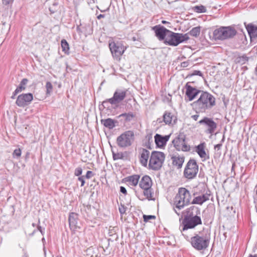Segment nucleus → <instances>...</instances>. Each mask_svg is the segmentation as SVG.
<instances>
[{"label": "nucleus", "instance_id": "48", "mask_svg": "<svg viewBox=\"0 0 257 257\" xmlns=\"http://www.w3.org/2000/svg\"><path fill=\"white\" fill-rule=\"evenodd\" d=\"M188 65V62H183L181 63V66L182 67H186Z\"/></svg>", "mask_w": 257, "mask_h": 257}, {"label": "nucleus", "instance_id": "10", "mask_svg": "<svg viewBox=\"0 0 257 257\" xmlns=\"http://www.w3.org/2000/svg\"><path fill=\"white\" fill-rule=\"evenodd\" d=\"M198 171V167L194 160H190L185 168L184 172V176L189 179H191L196 177Z\"/></svg>", "mask_w": 257, "mask_h": 257}, {"label": "nucleus", "instance_id": "27", "mask_svg": "<svg viewBox=\"0 0 257 257\" xmlns=\"http://www.w3.org/2000/svg\"><path fill=\"white\" fill-rule=\"evenodd\" d=\"M175 117L173 116V115L168 112H166L163 115V121L165 123V124H169L171 123L173 119L175 120Z\"/></svg>", "mask_w": 257, "mask_h": 257}, {"label": "nucleus", "instance_id": "3", "mask_svg": "<svg viewBox=\"0 0 257 257\" xmlns=\"http://www.w3.org/2000/svg\"><path fill=\"white\" fill-rule=\"evenodd\" d=\"M189 39V37L187 34L176 33L170 31L164 43L170 46H176L179 44L187 41Z\"/></svg>", "mask_w": 257, "mask_h": 257}, {"label": "nucleus", "instance_id": "47", "mask_svg": "<svg viewBox=\"0 0 257 257\" xmlns=\"http://www.w3.org/2000/svg\"><path fill=\"white\" fill-rule=\"evenodd\" d=\"M119 211L121 214H123L125 212V209L123 206L119 207Z\"/></svg>", "mask_w": 257, "mask_h": 257}, {"label": "nucleus", "instance_id": "42", "mask_svg": "<svg viewBox=\"0 0 257 257\" xmlns=\"http://www.w3.org/2000/svg\"><path fill=\"white\" fill-rule=\"evenodd\" d=\"M93 176V173L92 171H88L86 173V176H85V177L87 178V179H90L91 178L92 176Z\"/></svg>", "mask_w": 257, "mask_h": 257}, {"label": "nucleus", "instance_id": "57", "mask_svg": "<svg viewBox=\"0 0 257 257\" xmlns=\"http://www.w3.org/2000/svg\"><path fill=\"white\" fill-rule=\"evenodd\" d=\"M255 72H256V73L257 74V66L256 67V68H255Z\"/></svg>", "mask_w": 257, "mask_h": 257}, {"label": "nucleus", "instance_id": "22", "mask_svg": "<svg viewBox=\"0 0 257 257\" xmlns=\"http://www.w3.org/2000/svg\"><path fill=\"white\" fill-rule=\"evenodd\" d=\"M169 136H165L163 137L160 135L156 134L155 136V143L157 146L160 147L165 145L167 142L169 140Z\"/></svg>", "mask_w": 257, "mask_h": 257}, {"label": "nucleus", "instance_id": "45", "mask_svg": "<svg viewBox=\"0 0 257 257\" xmlns=\"http://www.w3.org/2000/svg\"><path fill=\"white\" fill-rule=\"evenodd\" d=\"M13 0H3V3L5 5H8L12 3Z\"/></svg>", "mask_w": 257, "mask_h": 257}, {"label": "nucleus", "instance_id": "49", "mask_svg": "<svg viewBox=\"0 0 257 257\" xmlns=\"http://www.w3.org/2000/svg\"><path fill=\"white\" fill-rule=\"evenodd\" d=\"M38 231H37L36 232H40L41 234L43 233V229L41 226H39L38 228Z\"/></svg>", "mask_w": 257, "mask_h": 257}, {"label": "nucleus", "instance_id": "26", "mask_svg": "<svg viewBox=\"0 0 257 257\" xmlns=\"http://www.w3.org/2000/svg\"><path fill=\"white\" fill-rule=\"evenodd\" d=\"M199 212L197 208L195 207L194 206H192L189 208H188L186 211V215L184 218H190L193 217L194 215H197V213H194V212Z\"/></svg>", "mask_w": 257, "mask_h": 257}, {"label": "nucleus", "instance_id": "5", "mask_svg": "<svg viewBox=\"0 0 257 257\" xmlns=\"http://www.w3.org/2000/svg\"><path fill=\"white\" fill-rule=\"evenodd\" d=\"M109 48L113 58L118 61L127 48L122 43L114 41L109 42Z\"/></svg>", "mask_w": 257, "mask_h": 257}, {"label": "nucleus", "instance_id": "54", "mask_svg": "<svg viewBox=\"0 0 257 257\" xmlns=\"http://www.w3.org/2000/svg\"><path fill=\"white\" fill-rule=\"evenodd\" d=\"M16 95H15V94H14V93H13V95L11 96V98H12V99H14V98H15V96H16Z\"/></svg>", "mask_w": 257, "mask_h": 257}, {"label": "nucleus", "instance_id": "24", "mask_svg": "<svg viewBox=\"0 0 257 257\" xmlns=\"http://www.w3.org/2000/svg\"><path fill=\"white\" fill-rule=\"evenodd\" d=\"M192 246L197 250L205 249L208 246V242H191Z\"/></svg>", "mask_w": 257, "mask_h": 257}, {"label": "nucleus", "instance_id": "25", "mask_svg": "<svg viewBox=\"0 0 257 257\" xmlns=\"http://www.w3.org/2000/svg\"><path fill=\"white\" fill-rule=\"evenodd\" d=\"M28 82V80L27 78H24L21 82L19 86L14 91V94L17 95L18 93L22 92L25 90L26 85Z\"/></svg>", "mask_w": 257, "mask_h": 257}, {"label": "nucleus", "instance_id": "50", "mask_svg": "<svg viewBox=\"0 0 257 257\" xmlns=\"http://www.w3.org/2000/svg\"><path fill=\"white\" fill-rule=\"evenodd\" d=\"M194 74L195 75H198L199 76H201L202 75V73L200 71H195Z\"/></svg>", "mask_w": 257, "mask_h": 257}, {"label": "nucleus", "instance_id": "35", "mask_svg": "<svg viewBox=\"0 0 257 257\" xmlns=\"http://www.w3.org/2000/svg\"><path fill=\"white\" fill-rule=\"evenodd\" d=\"M119 116L120 117H121V116L125 117V118L126 120H130L132 118L134 117V115L132 113H122V114H120L119 115Z\"/></svg>", "mask_w": 257, "mask_h": 257}, {"label": "nucleus", "instance_id": "23", "mask_svg": "<svg viewBox=\"0 0 257 257\" xmlns=\"http://www.w3.org/2000/svg\"><path fill=\"white\" fill-rule=\"evenodd\" d=\"M150 156V152L146 149H143L141 152L140 162L146 167L148 164V160Z\"/></svg>", "mask_w": 257, "mask_h": 257}, {"label": "nucleus", "instance_id": "34", "mask_svg": "<svg viewBox=\"0 0 257 257\" xmlns=\"http://www.w3.org/2000/svg\"><path fill=\"white\" fill-rule=\"evenodd\" d=\"M22 152L20 149H16L13 153V156L15 158H19L21 156Z\"/></svg>", "mask_w": 257, "mask_h": 257}, {"label": "nucleus", "instance_id": "36", "mask_svg": "<svg viewBox=\"0 0 257 257\" xmlns=\"http://www.w3.org/2000/svg\"><path fill=\"white\" fill-rule=\"evenodd\" d=\"M191 239L192 241H208V239L204 238L198 235H196V236L191 237Z\"/></svg>", "mask_w": 257, "mask_h": 257}, {"label": "nucleus", "instance_id": "19", "mask_svg": "<svg viewBox=\"0 0 257 257\" xmlns=\"http://www.w3.org/2000/svg\"><path fill=\"white\" fill-rule=\"evenodd\" d=\"M205 143H201L196 147L195 151L197 153L199 157L202 159L203 161H205L209 159V156L207 154L205 150Z\"/></svg>", "mask_w": 257, "mask_h": 257}, {"label": "nucleus", "instance_id": "2", "mask_svg": "<svg viewBox=\"0 0 257 257\" xmlns=\"http://www.w3.org/2000/svg\"><path fill=\"white\" fill-rule=\"evenodd\" d=\"M191 198L190 192L185 188H181L179 189L178 193L176 194L174 200L175 211L179 215L178 210L182 209L185 206L189 204Z\"/></svg>", "mask_w": 257, "mask_h": 257}, {"label": "nucleus", "instance_id": "1", "mask_svg": "<svg viewBox=\"0 0 257 257\" xmlns=\"http://www.w3.org/2000/svg\"><path fill=\"white\" fill-rule=\"evenodd\" d=\"M215 104V97L207 92L202 91L199 98L192 104L197 112H204Z\"/></svg>", "mask_w": 257, "mask_h": 257}, {"label": "nucleus", "instance_id": "7", "mask_svg": "<svg viewBox=\"0 0 257 257\" xmlns=\"http://www.w3.org/2000/svg\"><path fill=\"white\" fill-rule=\"evenodd\" d=\"M198 123L203 126L206 134H210L211 136L214 133L217 126V123L212 118L206 116L199 120Z\"/></svg>", "mask_w": 257, "mask_h": 257}, {"label": "nucleus", "instance_id": "37", "mask_svg": "<svg viewBox=\"0 0 257 257\" xmlns=\"http://www.w3.org/2000/svg\"><path fill=\"white\" fill-rule=\"evenodd\" d=\"M46 87L47 89V94H50L52 91L53 89L52 84L50 82H47L46 84Z\"/></svg>", "mask_w": 257, "mask_h": 257}, {"label": "nucleus", "instance_id": "14", "mask_svg": "<svg viewBox=\"0 0 257 257\" xmlns=\"http://www.w3.org/2000/svg\"><path fill=\"white\" fill-rule=\"evenodd\" d=\"M152 29L155 31L156 36L160 41H165L170 32V30L160 25L154 26Z\"/></svg>", "mask_w": 257, "mask_h": 257}, {"label": "nucleus", "instance_id": "44", "mask_svg": "<svg viewBox=\"0 0 257 257\" xmlns=\"http://www.w3.org/2000/svg\"><path fill=\"white\" fill-rule=\"evenodd\" d=\"M120 191L121 193H122L123 194H126V189L123 187V186H121L120 187Z\"/></svg>", "mask_w": 257, "mask_h": 257}, {"label": "nucleus", "instance_id": "52", "mask_svg": "<svg viewBox=\"0 0 257 257\" xmlns=\"http://www.w3.org/2000/svg\"><path fill=\"white\" fill-rule=\"evenodd\" d=\"M162 119L161 118H158L157 120V122H158V123H161L162 122Z\"/></svg>", "mask_w": 257, "mask_h": 257}, {"label": "nucleus", "instance_id": "16", "mask_svg": "<svg viewBox=\"0 0 257 257\" xmlns=\"http://www.w3.org/2000/svg\"><path fill=\"white\" fill-rule=\"evenodd\" d=\"M211 192L207 190L204 191L202 194L195 197L193 199L192 204L202 205L204 202L209 200Z\"/></svg>", "mask_w": 257, "mask_h": 257}, {"label": "nucleus", "instance_id": "13", "mask_svg": "<svg viewBox=\"0 0 257 257\" xmlns=\"http://www.w3.org/2000/svg\"><path fill=\"white\" fill-rule=\"evenodd\" d=\"M33 99V95L32 93H23L18 96L16 103L19 107H24L30 104Z\"/></svg>", "mask_w": 257, "mask_h": 257}, {"label": "nucleus", "instance_id": "32", "mask_svg": "<svg viewBox=\"0 0 257 257\" xmlns=\"http://www.w3.org/2000/svg\"><path fill=\"white\" fill-rule=\"evenodd\" d=\"M194 10L197 13H205L206 11V8L203 6H195Z\"/></svg>", "mask_w": 257, "mask_h": 257}, {"label": "nucleus", "instance_id": "53", "mask_svg": "<svg viewBox=\"0 0 257 257\" xmlns=\"http://www.w3.org/2000/svg\"><path fill=\"white\" fill-rule=\"evenodd\" d=\"M162 24H166L169 23V22H167V21H162Z\"/></svg>", "mask_w": 257, "mask_h": 257}, {"label": "nucleus", "instance_id": "8", "mask_svg": "<svg viewBox=\"0 0 257 257\" xmlns=\"http://www.w3.org/2000/svg\"><path fill=\"white\" fill-rule=\"evenodd\" d=\"M134 134L132 131H126L117 138V144L121 148H125L131 145Z\"/></svg>", "mask_w": 257, "mask_h": 257}, {"label": "nucleus", "instance_id": "6", "mask_svg": "<svg viewBox=\"0 0 257 257\" xmlns=\"http://www.w3.org/2000/svg\"><path fill=\"white\" fill-rule=\"evenodd\" d=\"M236 31L230 27H221L215 30L213 36L215 39L225 40L235 35Z\"/></svg>", "mask_w": 257, "mask_h": 257}, {"label": "nucleus", "instance_id": "38", "mask_svg": "<svg viewBox=\"0 0 257 257\" xmlns=\"http://www.w3.org/2000/svg\"><path fill=\"white\" fill-rule=\"evenodd\" d=\"M144 221L145 222H148L151 219H155L156 218V216L154 215H143Z\"/></svg>", "mask_w": 257, "mask_h": 257}, {"label": "nucleus", "instance_id": "31", "mask_svg": "<svg viewBox=\"0 0 257 257\" xmlns=\"http://www.w3.org/2000/svg\"><path fill=\"white\" fill-rule=\"evenodd\" d=\"M189 34L190 35L193 37H197L200 34V27H194L191 29V30L189 32Z\"/></svg>", "mask_w": 257, "mask_h": 257}, {"label": "nucleus", "instance_id": "46", "mask_svg": "<svg viewBox=\"0 0 257 257\" xmlns=\"http://www.w3.org/2000/svg\"><path fill=\"white\" fill-rule=\"evenodd\" d=\"M199 115L198 114H195L191 116V117L195 121L197 120Z\"/></svg>", "mask_w": 257, "mask_h": 257}, {"label": "nucleus", "instance_id": "41", "mask_svg": "<svg viewBox=\"0 0 257 257\" xmlns=\"http://www.w3.org/2000/svg\"><path fill=\"white\" fill-rule=\"evenodd\" d=\"M82 173V169L80 167L77 168L74 171L75 175L78 176H80Z\"/></svg>", "mask_w": 257, "mask_h": 257}, {"label": "nucleus", "instance_id": "11", "mask_svg": "<svg viewBox=\"0 0 257 257\" xmlns=\"http://www.w3.org/2000/svg\"><path fill=\"white\" fill-rule=\"evenodd\" d=\"M202 223L201 219L197 215L193 217L184 218L183 221L182 230L185 231L189 228H194L196 226Z\"/></svg>", "mask_w": 257, "mask_h": 257}, {"label": "nucleus", "instance_id": "28", "mask_svg": "<svg viewBox=\"0 0 257 257\" xmlns=\"http://www.w3.org/2000/svg\"><path fill=\"white\" fill-rule=\"evenodd\" d=\"M139 179L140 176L135 175L127 177V181L131 185L136 186L139 182Z\"/></svg>", "mask_w": 257, "mask_h": 257}, {"label": "nucleus", "instance_id": "17", "mask_svg": "<svg viewBox=\"0 0 257 257\" xmlns=\"http://www.w3.org/2000/svg\"><path fill=\"white\" fill-rule=\"evenodd\" d=\"M69 222L70 227L72 230L75 231L77 229L80 228L77 213L72 212L69 214Z\"/></svg>", "mask_w": 257, "mask_h": 257}, {"label": "nucleus", "instance_id": "60", "mask_svg": "<svg viewBox=\"0 0 257 257\" xmlns=\"http://www.w3.org/2000/svg\"><path fill=\"white\" fill-rule=\"evenodd\" d=\"M167 244H168V245H170V243H169V242H167Z\"/></svg>", "mask_w": 257, "mask_h": 257}, {"label": "nucleus", "instance_id": "58", "mask_svg": "<svg viewBox=\"0 0 257 257\" xmlns=\"http://www.w3.org/2000/svg\"><path fill=\"white\" fill-rule=\"evenodd\" d=\"M42 241H44V237L42 238Z\"/></svg>", "mask_w": 257, "mask_h": 257}, {"label": "nucleus", "instance_id": "30", "mask_svg": "<svg viewBox=\"0 0 257 257\" xmlns=\"http://www.w3.org/2000/svg\"><path fill=\"white\" fill-rule=\"evenodd\" d=\"M61 47L62 49V51L65 53V54H69V47L68 43L67 42L63 39L61 41Z\"/></svg>", "mask_w": 257, "mask_h": 257}, {"label": "nucleus", "instance_id": "40", "mask_svg": "<svg viewBox=\"0 0 257 257\" xmlns=\"http://www.w3.org/2000/svg\"><path fill=\"white\" fill-rule=\"evenodd\" d=\"M224 141V136H223L220 144H217L214 146V149L215 150H219L222 146V143Z\"/></svg>", "mask_w": 257, "mask_h": 257}, {"label": "nucleus", "instance_id": "59", "mask_svg": "<svg viewBox=\"0 0 257 257\" xmlns=\"http://www.w3.org/2000/svg\"><path fill=\"white\" fill-rule=\"evenodd\" d=\"M107 241H112V240L110 239H108Z\"/></svg>", "mask_w": 257, "mask_h": 257}, {"label": "nucleus", "instance_id": "12", "mask_svg": "<svg viewBox=\"0 0 257 257\" xmlns=\"http://www.w3.org/2000/svg\"><path fill=\"white\" fill-rule=\"evenodd\" d=\"M173 143L176 149L178 151H189L190 150V146L188 145L185 141L184 135H179L173 140Z\"/></svg>", "mask_w": 257, "mask_h": 257}, {"label": "nucleus", "instance_id": "33", "mask_svg": "<svg viewBox=\"0 0 257 257\" xmlns=\"http://www.w3.org/2000/svg\"><path fill=\"white\" fill-rule=\"evenodd\" d=\"M112 155L114 160L121 159L123 157V155L121 152L114 153L112 151Z\"/></svg>", "mask_w": 257, "mask_h": 257}, {"label": "nucleus", "instance_id": "9", "mask_svg": "<svg viewBox=\"0 0 257 257\" xmlns=\"http://www.w3.org/2000/svg\"><path fill=\"white\" fill-rule=\"evenodd\" d=\"M126 92V90L117 89L114 93L113 97L103 101L102 104L104 106L108 102L112 105L118 104L125 98Z\"/></svg>", "mask_w": 257, "mask_h": 257}, {"label": "nucleus", "instance_id": "43", "mask_svg": "<svg viewBox=\"0 0 257 257\" xmlns=\"http://www.w3.org/2000/svg\"><path fill=\"white\" fill-rule=\"evenodd\" d=\"M78 180L81 182V186H83L85 184L84 177L83 176L79 177Z\"/></svg>", "mask_w": 257, "mask_h": 257}, {"label": "nucleus", "instance_id": "4", "mask_svg": "<svg viewBox=\"0 0 257 257\" xmlns=\"http://www.w3.org/2000/svg\"><path fill=\"white\" fill-rule=\"evenodd\" d=\"M165 160V155L161 152H153L149 163V168L153 170H159Z\"/></svg>", "mask_w": 257, "mask_h": 257}, {"label": "nucleus", "instance_id": "56", "mask_svg": "<svg viewBox=\"0 0 257 257\" xmlns=\"http://www.w3.org/2000/svg\"><path fill=\"white\" fill-rule=\"evenodd\" d=\"M133 41H136V38H135V37H133Z\"/></svg>", "mask_w": 257, "mask_h": 257}, {"label": "nucleus", "instance_id": "21", "mask_svg": "<svg viewBox=\"0 0 257 257\" xmlns=\"http://www.w3.org/2000/svg\"><path fill=\"white\" fill-rule=\"evenodd\" d=\"M139 185L143 189H150L152 186V180L148 176H144L139 184Z\"/></svg>", "mask_w": 257, "mask_h": 257}, {"label": "nucleus", "instance_id": "55", "mask_svg": "<svg viewBox=\"0 0 257 257\" xmlns=\"http://www.w3.org/2000/svg\"><path fill=\"white\" fill-rule=\"evenodd\" d=\"M248 257H257V255L255 254L254 255H250Z\"/></svg>", "mask_w": 257, "mask_h": 257}, {"label": "nucleus", "instance_id": "18", "mask_svg": "<svg viewBox=\"0 0 257 257\" xmlns=\"http://www.w3.org/2000/svg\"><path fill=\"white\" fill-rule=\"evenodd\" d=\"M246 29L249 34L251 42H257V27L251 25L249 24L246 26Z\"/></svg>", "mask_w": 257, "mask_h": 257}, {"label": "nucleus", "instance_id": "39", "mask_svg": "<svg viewBox=\"0 0 257 257\" xmlns=\"http://www.w3.org/2000/svg\"><path fill=\"white\" fill-rule=\"evenodd\" d=\"M144 190V194L148 198L151 197L152 194L151 193L150 189H146Z\"/></svg>", "mask_w": 257, "mask_h": 257}, {"label": "nucleus", "instance_id": "61", "mask_svg": "<svg viewBox=\"0 0 257 257\" xmlns=\"http://www.w3.org/2000/svg\"><path fill=\"white\" fill-rule=\"evenodd\" d=\"M57 257H61V256H57Z\"/></svg>", "mask_w": 257, "mask_h": 257}, {"label": "nucleus", "instance_id": "29", "mask_svg": "<svg viewBox=\"0 0 257 257\" xmlns=\"http://www.w3.org/2000/svg\"><path fill=\"white\" fill-rule=\"evenodd\" d=\"M101 123L106 127L111 129L114 127V121L111 118L101 119Z\"/></svg>", "mask_w": 257, "mask_h": 257}, {"label": "nucleus", "instance_id": "51", "mask_svg": "<svg viewBox=\"0 0 257 257\" xmlns=\"http://www.w3.org/2000/svg\"><path fill=\"white\" fill-rule=\"evenodd\" d=\"M104 15L100 14L99 15H98L97 16V19H100L101 18H104Z\"/></svg>", "mask_w": 257, "mask_h": 257}, {"label": "nucleus", "instance_id": "20", "mask_svg": "<svg viewBox=\"0 0 257 257\" xmlns=\"http://www.w3.org/2000/svg\"><path fill=\"white\" fill-rule=\"evenodd\" d=\"M173 164L178 169L181 168L184 162V157L179 155H174L171 158Z\"/></svg>", "mask_w": 257, "mask_h": 257}, {"label": "nucleus", "instance_id": "15", "mask_svg": "<svg viewBox=\"0 0 257 257\" xmlns=\"http://www.w3.org/2000/svg\"><path fill=\"white\" fill-rule=\"evenodd\" d=\"M186 95L189 101L194 99L199 94H201L202 91L199 90L187 84L186 85Z\"/></svg>", "mask_w": 257, "mask_h": 257}]
</instances>
